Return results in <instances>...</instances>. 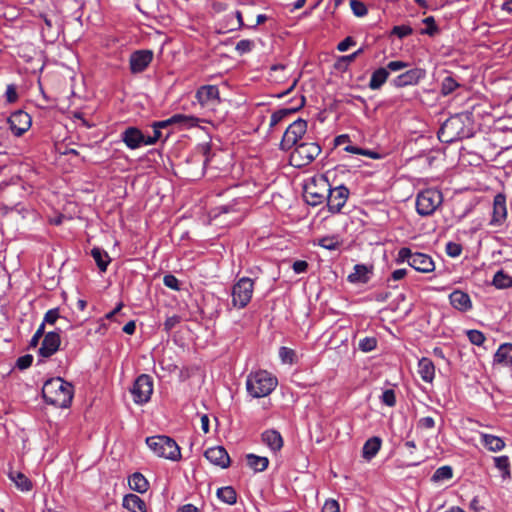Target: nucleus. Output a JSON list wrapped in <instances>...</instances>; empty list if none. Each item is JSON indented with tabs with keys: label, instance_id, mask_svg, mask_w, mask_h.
Here are the masks:
<instances>
[{
	"label": "nucleus",
	"instance_id": "nucleus-1",
	"mask_svg": "<svg viewBox=\"0 0 512 512\" xmlns=\"http://www.w3.org/2000/svg\"><path fill=\"white\" fill-rule=\"evenodd\" d=\"M73 395V385L61 377L48 379L42 387V397L45 403L58 408L70 407Z\"/></svg>",
	"mask_w": 512,
	"mask_h": 512
},
{
	"label": "nucleus",
	"instance_id": "nucleus-2",
	"mask_svg": "<svg viewBox=\"0 0 512 512\" xmlns=\"http://www.w3.org/2000/svg\"><path fill=\"white\" fill-rule=\"evenodd\" d=\"M438 139L443 143H453L473 136V125L467 114H455L448 118L438 131Z\"/></svg>",
	"mask_w": 512,
	"mask_h": 512
},
{
	"label": "nucleus",
	"instance_id": "nucleus-3",
	"mask_svg": "<svg viewBox=\"0 0 512 512\" xmlns=\"http://www.w3.org/2000/svg\"><path fill=\"white\" fill-rule=\"evenodd\" d=\"M277 378L266 370L252 372L247 376L246 389L253 398L269 395L277 386Z\"/></svg>",
	"mask_w": 512,
	"mask_h": 512
},
{
	"label": "nucleus",
	"instance_id": "nucleus-4",
	"mask_svg": "<svg viewBox=\"0 0 512 512\" xmlns=\"http://www.w3.org/2000/svg\"><path fill=\"white\" fill-rule=\"evenodd\" d=\"M146 444L158 457L171 461H179L182 457L180 447L169 436L155 435L147 437Z\"/></svg>",
	"mask_w": 512,
	"mask_h": 512
},
{
	"label": "nucleus",
	"instance_id": "nucleus-5",
	"mask_svg": "<svg viewBox=\"0 0 512 512\" xmlns=\"http://www.w3.org/2000/svg\"><path fill=\"white\" fill-rule=\"evenodd\" d=\"M330 183L324 175L313 177L304 186V198L310 206H317L324 203L329 196Z\"/></svg>",
	"mask_w": 512,
	"mask_h": 512
},
{
	"label": "nucleus",
	"instance_id": "nucleus-6",
	"mask_svg": "<svg viewBox=\"0 0 512 512\" xmlns=\"http://www.w3.org/2000/svg\"><path fill=\"white\" fill-rule=\"evenodd\" d=\"M396 262H407L420 273H430L435 270V263L430 255L421 252H412L408 247H402L398 251Z\"/></svg>",
	"mask_w": 512,
	"mask_h": 512
},
{
	"label": "nucleus",
	"instance_id": "nucleus-7",
	"mask_svg": "<svg viewBox=\"0 0 512 512\" xmlns=\"http://www.w3.org/2000/svg\"><path fill=\"white\" fill-rule=\"evenodd\" d=\"M443 203L442 192L435 188H428L418 193L416 197V211L420 216H430Z\"/></svg>",
	"mask_w": 512,
	"mask_h": 512
},
{
	"label": "nucleus",
	"instance_id": "nucleus-8",
	"mask_svg": "<svg viewBox=\"0 0 512 512\" xmlns=\"http://www.w3.org/2000/svg\"><path fill=\"white\" fill-rule=\"evenodd\" d=\"M322 149L316 142H303L297 145L290 154V164L302 168L312 163L321 153Z\"/></svg>",
	"mask_w": 512,
	"mask_h": 512
},
{
	"label": "nucleus",
	"instance_id": "nucleus-9",
	"mask_svg": "<svg viewBox=\"0 0 512 512\" xmlns=\"http://www.w3.org/2000/svg\"><path fill=\"white\" fill-rule=\"evenodd\" d=\"M130 392L133 397V401L138 405H143L147 403L151 399V395L153 393V379L148 374L139 375L131 389Z\"/></svg>",
	"mask_w": 512,
	"mask_h": 512
},
{
	"label": "nucleus",
	"instance_id": "nucleus-10",
	"mask_svg": "<svg viewBox=\"0 0 512 512\" xmlns=\"http://www.w3.org/2000/svg\"><path fill=\"white\" fill-rule=\"evenodd\" d=\"M254 291V281L249 277L240 278L232 288L233 305L244 308L251 300Z\"/></svg>",
	"mask_w": 512,
	"mask_h": 512
},
{
	"label": "nucleus",
	"instance_id": "nucleus-11",
	"mask_svg": "<svg viewBox=\"0 0 512 512\" xmlns=\"http://www.w3.org/2000/svg\"><path fill=\"white\" fill-rule=\"evenodd\" d=\"M307 131V122L301 118L291 123L284 132L280 148L284 151L290 150L304 136Z\"/></svg>",
	"mask_w": 512,
	"mask_h": 512
},
{
	"label": "nucleus",
	"instance_id": "nucleus-12",
	"mask_svg": "<svg viewBox=\"0 0 512 512\" xmlns=\"http://www.w3.org/2000/svg\"><path fill=\"white\" fill-rule=\"evenodd\" d=\"M350 191L344 186L340 185L335 188L330 187L329 196L327 197V207L331 213H338L346 204Z\"/></svg>",
	"mask_w": 512,
	"mask_h": 512
},
{
	"label": "nucleus",
	"instance_id": "nucleus-13",
	"mask_svg": "<svg viewBox=\"0 0 512 512\" xmlns=\"http://www.w3.org/2000/svg\"><path fill=\"white\" fill-rule=\"evenodd\" d=\"M152 50H136L131 53L129 58V67L132 74L142 73L147 69L153 60Z\"/></svg>",
	"mask_w": 512,
	"mask_h": 512
},
{
	"label": "nucleus",
	"instance_id": "nucleus-14",
	"mask_svg": "<svg viewBox=\"0 0 512 512\" xmlns=\"http://www.w3.org/2000/svg\"><path fill=\"white\" fill-rule=\"evenodd\" d=\"M10 129L15 136H21L31 126V117L28 113L18 110L8 118Z\"/></svg>",
	"mask_w": 512,
	"mask_h": 512
},
{
	"label": "nucleus",
	"instance_id": "nucleus-15",
	"mask_svg": "<svg viewBox=\"0 0 512 512\" xmlns=\"http://www.w3.org/2000/svg\"><path fill=\"white\" fill-rule=\"evenodd\" d=\"M204 457L213 465L222 469L230 466V456L223 446H214L204 452Z\"/></svg>",
	"mask_w": 512,
	"mask_h": 512
},
{
	"label": "nucleus",
	"instance_id": "nucleus-16",
	"mask_svg": "<svg viewBox=\"0 0 512 512\" xmlns=\"http://www.w3.org/2000/svg\"><path fill=\"white\" fill-rule=\"evenodd\" d=\"M425 70L421 68H413L395 77L392 84L397 88L409 85H416L425 77Z\"/></svg>",
	"mask_w": 512,
	"mask_h": 512
},
{
	"label": "nucleus",
	"instance_id": "nucleus-17",
	"mask_svg": "<svg viewBox=\"0 0 512 512\" xmlns=\"http://www.w3.org/2000/svg\"><path fill=\"white\" fill-rule=\"evenodd\" d=\"M195 97L202 106L220 103L219 89L216 85H203L199 87Z\"/></svg>",
	"mask_w": 512,
	"mask_h": 512
},
{
	"label": "nucleus",
	"instance_id": "nucleus-18",
	"mask_svg": "<svg viewBox=\"0 0 512 512\" xmlns=\"http://www.w3.org/2000/svg\"><path fill=\"white\" fill-rule=\"evenodd\" d=\"M507 218L506 196L503 193L495 195L493 200V214L490 224L499 226Z\"/></svg>",
	"mask_w": 512,
	"mask_h": 512
},
{
	"label": "nucleus",
	"instance_id": "nucleus-19",
	"mask_svg": "<svg viewBox=\"0 0 512 512\" xmlns=\"http://www.w3.org/2000/svg\"><path fill=\"white\" fill-rule=\"evenodd\" d=\"M121 139L129 149L135 150L143 145L144 134L137 127H128L121 133Z\"/></svg>",
	"mask_w": 512,
	"mask_h": 512
},
{
	"label": "nucleus",
	"instance_id": "nucleus-20",
	"mask_svg": "<svg viewBox=\"0 0 512 512\" xmlns=\"http://www.w3.org/2000/svg\"><path fill=\"white\" fill-rule=\"evenodd\" d=\"M261 440L274 454L278 453L284 445L282 435L275 429L265 430L261 434Z\"/></svg>",
	"mask_w": 512,
	"mask_h": 512
},
{
	"label": "nucleus",
	"instance_id": "nucleus-21",
	"mask_svg": "<svg viewBox=\"0 0 512 512\" xmlns=\"http://www.w3.org/2000/svg\"><path fill=\"white\" fill-rule=\"evenodd\" d=\"M60 346V336L55 332H48L39 348V355L48 358L52 356Z\"/></svg>",
	"mask_w": 512,
	"mask_h": 512
},
{
	"label": "nucleus",
	"instance_id": "nucleus-22",
	"mask_svg": "<svg viewBox=\"0 0 512 512\" xmlns=\"http://www.w3.org/2000/svg\"><path fill=\"white\" fill-rule=\"evenodd\" d=\"M373 266H367L365 264H356L353 268V272L347 277L350 283H367L370 279L369 274L372 273Z\"/></svg>",
	"mask_w": 512,
	"mask_h": 512
},
{
	"label": "nucleus",
	"instance_id": "nucleus-23",
	"mask_svg": "<svg viewBox=\"0 0 512 512\" xmlns=\"http://www.w3.org/2000/svg\"><path fill=\"white\" fill-rule=\"evenodd\" d=\"M451 305L459 311H467L472 307L470 296L461 290H454L449 295Z\"/></svg>",
	"mask_w": 512,
	"mask_h": 512
},
{
	"label": "nucleus",
	"instance_id": "nucleus-24",
	"mask_svg": "<svg viewBox=\"0 0 512 512\" xmlns=\"http://www.w3.org/2000/svg\"><path fill=\"white\" fill-rule=\"evenodd\" d=\"M306 103L305 97L302 95L298 99V103L294 107L289 108H283L280 110L275 111L270 118V127L276 126L278 123H280L286 116L296 113L299 111Z\"/></svg>",
	"mask_w": 512,
	"mask_h": 512
},
{
	"label": "nucleus",
	"instance_id": "nucleus-25",
	"mask_svg": "<svg viewBox=\"0 0 512 512\" xmlns=\"http://www.w3.org/2000/svg\"><path fill=\"white\" fill-rule=\"evenodd\" d=\"M418 373L426 383H432L435 377V365L428 357H422L418 361Z\"/></svg>",
	"mask_w": 512,
	"mask_h": 512
},
{
	"label": "nucleus",
	"instance_id": "nucleus-26",
	"mask_svg": "<svg viewBox=\"0 0 512 512\" xmlns=\"http://www.w3.org/2000/svg\"><path fill=\"white\" fill-rule=\"evenodd\" d=\"M122 506L130 512H146L147 507L143 499L136 494H126L123 498Z\"/></svg>",
	"mask_w": 512,
	"mask_h": 512
},
{
	"label": "nucleus",
	"instance_id": "nucleus-27",
	"mask_svg": "<svg viewBox=\"0 0 512 512\" xmlns=\"http://www.w3.org/2000/svg\"><path fill=\"white\" fill-rule=\"evenodd\" d=\"M493 362L495 364H501L503 366L512 365V344L503 343L501 344L496 353L494 354Z\"/></svg>",
	"mask_w": 512,
	"mask_h": 512
},
{
	"label": "nucleus",
	"instance_id": "nucleus-28",
	"mask_svg": "<svg viewBox=\"0 0 512 512\" xmlns=\"http://www.w3.org/2000/svg\"><path fill=\"white\" fill-rule=\"evenodd\" d=\"M481 444L491 452H499L505 447V442L501 437L488 434L481 433Z\"/></svg>",
	"mask_w": 512,
	"mask_h": 512
},
{
	"label": "nucleus",
	"instance_id": "nucleus-29",
	"mask_svg": "<svg viewBox=\"0 0 512 512\" xmlns=\"http://www.w3.org/2000/svg\"><path fill=\"white\" fill-rule=\"evenodd\" d=\"M247 466L255 473L263 472L268 468L269 459L265 456H258L253 453L246 455Z\"/></svg>",
	"mask_w": 512,
	"mask_h": 512
},
{
	"label": "nucleus",
	"instance_id": "nucleus-30",
	"mask_svg": "<svg viewBox=\"0 0 512 512\" xmlns=\"http://www.w3.org/2000/svg\"><path fill=\"white\" fill-rule=\"evenodd\" d=\"M381 438L374 436L369 438L363 445L362 455L366 460H371L376 456L381 448Z\"/></svg>",
	"mask_w": 512,
	"mask_h": 512
},
{
	"label": "nucleus",
	"instance_id": "nucleus-31",
	"mask_svg": "<svg viewBox=\"0 0 512 512\" xmlns=\"http://www.w3.org/2000/svg\"><path fill=\"white\" fill-rule=\"evenodd\" d=\"M128 484L130 489L141 494L145 493L149 488V482L140 472H135L129 476Z\"/></svg>",
	"mask_w": 512,
	"mask_h": 512
},
{
	"label": "nucleus",
	"instance_id": "nucleus-32",
	"mask_svg": "<svg viewBox=\"0 0 512 512\" xmlns=\"http://www.w3.org/2000/svg\"><path fill=\"white\" fill-rule=\"evenodd\" d=\"M9 478L16 485V487L23 492H28L33 487L32 481L22 472L11 471L9 473Z\"/></svg>",
	"mask_w": 512,
	"mask_h": 512
},
{
	"label": "nucleus",
	"instance_id": "nucleus-33",
	"mask_svg": "<svg viewBox=\"0 0 512 512\" xmlns=\"http://www.w3.org/2000/svg\"><path fill=\"white\" fill-rule=\"evenodd\" d=\"M91 256L93 257L99 270L101 272H105L109 263L111 262L109 254L102 248L94 247L91 250Z\"/></svg>",
	"mask_w": 512,
	"mask_h": 512
},
{
	"label": "nucleus",
	"instance_id": "nucleus-34",
	"mask_svg": "<svg viewBox=\"0 0 512 512\" xmlns=\"http://www.w3.org/2000/svg\"><path fill=\"white\" fill-rule=\"evenodd\" d=\"M388 76H389V71L386 68L381 67V68L376 69L371 75V78L369 81V88L371 90L380 89L383 86V84L387 81Z\"/></svg>",
	"mask_w": 512,
	"mask_h": 512
},
{
	"label": "nucleus",
	"instance_id": "nucleus-35",
	"mask_svg": "<svg viewBox=\"0 0 512 512\" xmlns=\"http://www.w3.org/2000/svg\"><path fill=\"white\" fill-rule=\"evenodd\" d=\"M217 497L228 505H233L237 502V493L232 486L221 487L217 490Z\"/></svg>",
	"mask_w": 512,
	"mask_h": 512
},
{
	"label": "nucleus",
	"instance_id": "nucleus-36",
	"mask_svg": "<svg viewBox=\"0 0 512 512\" xmlns=\"http://www.w3.org/2000/svg\"><path fill=\"white\" fill-rule=\"evenodd\" d=\"M171 121L174 125H179L185 128L195 127L198 125L199 119L194 116L184 114H175L171 116Z\"/></svg>",
	"mask_w": 512,
	"mask_h": 512
},
{
	"label": "nucleus",
	"instance_id": "nucleus-37",
	"mask_svg": "<svg viewBox=\"0 0 512 512\" xmlns=\"http://www.w3.org/2000/svg\"><path fill=\"white\" fill-rule=\"evenodd\" d=\"M492 283L498 289L510 288L512 287V277L500 270L495 273Z\"/></svg>",
	"mask_w": 512,
	"mask_h": 512
},
{
	"label": "nucleus",
	"instance_id": "nucleus-38",
	"mask_svg": "<svg viewBox=\"0 0 512 512\" xmlns=\"http://www.w3.org/2000/svg\"><path fill=\"white\" fill-rule=\"evenodd\" d=\"M453 477V468L449 465H444L435 470L433 473L431 480L433 482H442L452 479Z\"/></svg>",
	"mask_w": 512,
	"mask_h": 512
},
{
	"label": "nucleus",
	"instance_id": "nucleus-39",
	"mask_svg": "<svg viewBox=\"0 0 512 512\" xmlns=\"http://www.w3.org/2000/svg\"><path fill=\"white\" fill-rule=\"evenodd\" d=\"M495 467L501 471L503 479L511 477L510 461L506 455L494 457Z\"/></svg>",
	"mask_w": 512,
	"mask_h": 512
},
{
	"label": "nucleus",
	"instance_id": "nucleus-40",
	"mask_svg": "<svg viewBox=\"0 0 512 512\" xmlns=\"http://www.w3.org/2000/svg\"><path fill=\"white\" fill-rule=\"evenodd\" d=\"M459 86L460 84L452 76H447L442 80L441 94L447 96L454 92Z\"/></svg>",
	"mask_w": 512,
	"mask_h": 512
},
{
	"label": "nucleus",
	"instance_id": "nucleus-41",
	"mask_svg": "<svg viewBox=\"0 0 512 512\" xmlns=\"http://www.w3.org/2000/svg\"><path fill=\"white\" fill-rule=\"evenodd\" d=\"M377 339L375 337H364L359 340L358 348L362 352H371L377 347Z\"/></svg>",
	"mask_w": 512,
	"mask_h": 512
},
{
	"label": "nucleus",
	"instance_id": "nucleus-42",
	"mask_svg": "<svg viewBox=\"0 0 512 512\" xmlns=\"http://www.w3.org/2000/svg\"><path fill=\"white\" fill-rule=\"evenodd\" d=\"M350 8L356 17H364L368 13L366 4L360 0H351Z\"/></svg>",
	"mask_w": 512,
	"mask_h": 512
},
{
	"label": "nucleus",
	"instance_id": "nucleus-43",
	"mask_svg": "<svg viewBox=\"0 0 512 512\" xmlns=\"http://www.w3.org/2000/svg\"><path fill=\"white\" fill-rule=\"evenodd\" d=\"M466 335H467L469 341L473 345H476V346H481L486 339L484 334L481 331L475 330V329L467 330Z\"/></svg>",
	"mask_w": 512,
	"mask_h": 512
},
{
	"label": "nucleus",
	"instance_id": "nucleus-44",
	"mask_svg": "<svg viewBox=\"0 0 512 512\" xmlns=\"http://www.w3.org/2000/svg\"><path fill=\"white\" fill-rule=\"evenodd\" d=\"M344 150L346 152H349V153H352V154L364 155V156H368V157L373 158V159H377L378 158V154L377 153H375L373 151H370V150H366V149L357 147V146H353V145L346 146L344 148Z\"/></svg>",
	"mask_w": 512,
	"mask_h": 512
},
{
	"label": "nucleus",
	"instance_id": "nucleus-45",
	"mask_svg": "<svg viewBox=\"0 0 512 512\" xmlns=\"http://www.w3.org/2000/svg\"><path fill=\"white\" fill-rule=\"evenodd\" d=\"M380 400L384 405L388 407H394L396 405L395 391L393 389L384 390L380 397Z\"/></svg>",
	"mask_w": 512,
	"mask_h": 512
},
{
	"label": "nucleus",
	"instance_id": "nucleus-46",
	"mask_svg": "<svg viewBox=\"0 0 512 512\" xmlns=\"http://www.w3.org/2000/svg\"><path fill=\"white\" fill-rule=\"evenodd\" d=\"M295 351L291 348L282 346L279 349V357L281 358L282 362L292 364L295 359Z\"/></svg>",
	"mask_w": 512,
	"mask_h": 512
},
{
	"label": "nucleus",
	"instance_id": "nucleus-47",
	"mask_svg": "<svg viewBox=\"0 0 512 512\" xmlns=\"http://www.w3.org/2000/svg\"><path fill=\"white\" fill-rule=\"evenodd\" d=\"M318 244L327 250H336L340 247V242L336 237H323L319 240Z\"/></svg>",
	"mask_w": 512,
	"mask_h": 512
},
{
	"label": "nucleus",
	"instance_id": "nucleus-48",
	"mask_svg": "<svg viewBox=\"0 0 512 512\" xmlns=\"http://www.w3.org/2000/svg\"><path fill=\"white\" fill-rule=\"evenodd\" d=\"M413 33V29L408 25H398L392 28L391 34L403 39Z\"/></svg>",
	"mask_w": 512,
	"mask_h": 512
},
{
	"label": "nucleus",
	"instance_id": "nucleus-49",
	"mask_svg": "<svg viewBox=\"0 0 512 512\" xmlns=\"http://www.w3.org/2000/svg\"><path fill=\"white\" fill-rule=\"evenodd\" d=\"M423 23L427 26L425 30L422 31V34H427L429 36H433L437 31L438 27L436 25L435 19L433 16H428L423 19Z\"/></svg>",
	"mask_w": 512,
	"mask_h": 512
},
{
	"label": "nucleus",
	"instance_id": "nucleus-50",
	"mask_svg": "<svg viewBox=\"0 0 512 512\" xmlns=\"http://www.w3.org/2000/svg\"><path fill=\"white\" fill-rule=\"evenodd\" d=\"M254 47V42L249 39L240 40L235 47V50L240 54H245L250 52Z\"/></svg>",
	"mask_w": 512,
	"mask_h": 512
},
{
	"label": "nucleus",
	"instance_id": "nucleus-51",
	"mask_svg": "<svg viewBox=\"0 0 512 512\" xmlns=\"http://www.w3.org/2000/svg\"><path fill=\"white\" fill-rule=\"evenodd\" d=\"M163 283L166 287L174 290L179 291L180 288V281L172 274H167L163 277Z\"/></svg>",
	"mask_w": 512,
	"mask_h": 512
},
{
	"label": "nucleus",
	"instance_id": "nucleus-52",
	"mask_svg": "<svg viewBox=\"0 0 512 512\" xmlns=\"http://www.w3.org/2000/svg\"><path fill=\"white\" fill-rule=\"evenodd\" d=\"M446 254L450 257H458L462 253V246L455 242H448L445 247Z\"/></svg>",
	"mask_w": 512,
	"mask_h": 512
},
{
	"label": "nucleus",
	"instance_id": "nucleus-53",
	"mask_svg": "<svg viewBox=\"0 0 512 512\" xmlns=\"http://www.w3.org/2000/svg\"><path fill=\"white\" fill-rule=\"evenodd\" d=\"M33 359L34 358L31 354H25L17 359L15 366L19 370H25L32 365Z\"/></svg>",
	"mask_w": 512,
	"mask_h": 512
},
{
	"label": "nucleus",
	"instance_id": "nucleus-54",
	"mask_svg": "<svg viewBox=\"0 0 512 512\" xmlns=\"http://www.w3.org/2000/svg\"><path fill=\"white\" fill-rule=\"evenodd\" d=\"M323 512H339L340 506L338 501L335 499H327L324 503V506L322 508Z\"/></svg>",
	"mask_w": 512,
	"mask_h": 512
},
{
	"label": "nucleus",
	"instance_id": "nucleus-55",
	"mask_svg": "<svg viewBox=\"0 0 512 512\" xmlns=\"http://www.w3.org/2000/svg\"><path fill=\"white\" fill-rule=\"evenodd\" d=\"M46 323L47 322H41L40 327L37 329V331L35 332V334L33 335V337L30 340V346L31 347H36L37 346L39 339L42 337V335L44 333V328H45V324ZM48 323L49 324H54L55 322H48Z\"/></svg>",
	"mask_w": 512,
	"mask_h": 512
},
{
	"label": "nucleus",
	"instance_id": "nucleus-56",
	"mask_svg": "<svg viewBox=\"0 0 512 512\" xmlns=\"http://www.w3.org/2000/svg\"><path fill=\"white\" fill-rule=\"evenodd\" d=\"M417 426L423 429H432L435 427V420L430 416L422 417L419 419Z\"/></svg>",
	"mask_w": 512,
	"mask_h": 512
},
{
	"label": "nucleus",
	"instance_id": "nucleus-57",
	"mask_svg": "<svg viewBox=\"0 0 512 512\" xmlns=\"http://www.w3.org/2000/svg\"><path fill=\"white\" fill-rule=\"evenodd\" d=\"M408 67V63L403 61H390L387 66L385 67L388 71H400L404 68Z\"/></svg>",
	"mask_w": 512,
	"mask_h": 512
},
{
	"label": "nucleus",
	"instance_id": "nucleus-58",
	"mask_svg": "<svg viewBox=\"0 0 512 512\" xmlns=\"http://www.w3.org/2000/svg\"><path fill=\"white\" fill-rule=\"evenodd\" d=\"M355 43V40L351 36H348L338 44L337 49L341 52H344L347 51L351 46L355 45Z\"/></svg>",
	"mask_w": 512,
	"mask_h": 512
},
{
	"label": "nucleus",
	"instance_id": "nucleus-59",
	"mask_svg": "<svg viewBox=\"0 0 512 512\" xmlns=\"http://www.w3.org/2000/svg\"><path fill=\"white\" fill-rule=\"evenodd\" d=\"M292 268L297 274L304 273L308 269V263L304 260H297L293 263Z\"/></svg>",
	"mask_w": 512,
	"mask_h": 512
},
{
	"label": "nucleus",
	"instance_id": "nucleus-60",
	"mask_svg": "<svg viewBox=\"0 0 512 512\" xmlns=\"http://www.w3.org/2000/svg\"><path fill=\"white\" fill-rule=\"evenodd\" d=\"M6 99L9 103H14L18 99L16 88L13 85L7 86Z\"/></svg>",
	"mask_w": 512,
	"mask_h": 512
},
{
	"label": "nucleus",
	"instance_id": "nucleus-61",
	"mask_svg": "<svg viewBox=\"0 0 512 512\" xmlns=\"http://www.w3.org/2000/svg\"><path fill=\"white\" fill-rule=\"evenodd\" d=\"M92 324H95L96 327L95 328H89L88 331H87V334H90L92 331H94L95 333H99L101 335H103L106 331H107V325L105 322H92Z\"/></svg>",
	"mask_w": 512,
	"mask_h": 512
},
{
	"label": "nucleus",
	"instance_id": "nucleus-62",
	"mask_svg": "<svg viewBox=\"0 0 512 512\" xmlns=\"http://www.w3.org/2000/svg\"><path fill=\"white\" fill-rule=\"evenodd\" d=\"M59 318H60L59 309L53 308V309L48 310L45 313L43 320H58Z\"/></svg>",
	"mask_w": 512,
	"mask_h": 512
},
{
	"label": "nucleus",
	"instance_id": "nucleus-63",
	"mask_svg": "<svg viewBox=\"0 0 512 512\" xmlns=\"http://www.w3.org/2000/svg\"><path fill=\"white\" fill-rule=\"evenodd\" d=\"M406 275H407L406 269H404V268L396 269L392 272L391 279L394 281H399V280L403 279Z\"/></svg>",
	"mask_w": 512,
	"mask_h": 512
},
{
	"label": "nucleus",
	"instance_id": "nucleus-64",
	"mask_svg": "<svg viewBox=\"0 0 512 512\" xmlns=\"http://www.w3.org/2000/svg\"><path fill=\"white\" fill-rule=\"evenodd\" d=\"M177 512H200L193 504H185L178 508Z\"/></svg>",
	"mask_w": 512,
	"mask_h": 512
}]
</instances>
